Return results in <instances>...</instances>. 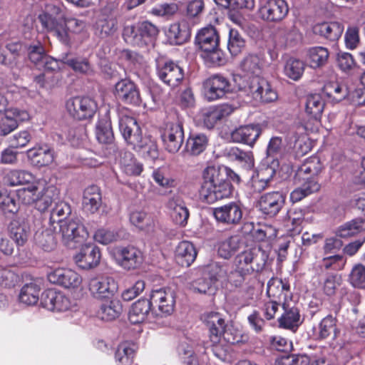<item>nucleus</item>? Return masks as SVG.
I'll return each mask as SVG.
<instances>
[{
	"label": "nucleus",
	"mask_w": 365,
	"mask_h": 365,
	"mask_svg": "<svg viewBox=\"0 0 365 365\" xmlns=\"http://www.w3.org/2000/svg\"><path fill=\"white\" fill-rule=\"evenodd\" d=\"M59 227L62 240L67 245L72 242H81L88 235L86 227L79 220L61 222Z\"/></svg>",
	"instance_id": "nucleus-14"
},
{
	"label": "nucleus",
	"mask_w": 365,
	"mask_h": 365,
	"mask_svg": "<svg viewBox=\"0 0 365 365\" xmlns=\"http://www.w3.org/2000/svg\"><path fill=\"white\" fill-rule=\"evenodd\" d=\"M116 262L124 269H135L143 264V255L134 246L120 247L116 251Z\"/></svg>",
	"instance_id": "nucleus-13"
},
{
	"label": "nucleus",
	"mask_w": 365,
	"mask_h": 365,
	"mask_svg": "<svg viewBox=\"0 0 365 365\" xmlns=\"http://www.w3.org/2000/svg\"><path fill=\"white\" fill-rule=\"evenodd\" d=\"M31 163L38 168L47 166L54 160L53 150L47 145H38L26 152Z\"/></svg>",
	"instance_id": "nucleus-26"
},
{
	"label": "nucleus",
	"mask_w": 365,
	"mask_h": 365,
	"mask_svg": "<svg viewBox=\"0 0 365 365\" xmlns=\"http://www.w3.org/2000/svg\"><path fill=\"white\" fill-rule=\"evenodd\" d=\"M96 139L100 143L111 145L114 135L111 128L110 120L108 118L100 119L96 128Z\"/></svg>",
	"instance_id": "nucleus-41"
},
{
	"label": "nucleus",
	"mask_w": 365,
	"mask_h": 365,
	"mask_svg": "<svg viewBox=\"0 0 365 365\" xmlns=\"http://www.w3.org/2000/svg\"><path fill=\"white\" fill-rule=\"evenodd\" d=\"M178 351L179 354L187 365H199L196 356L190 344H182L178 346Z\"/></svg>",
	"instance_id": "nucleus-64"
},
{
	"label": "nucleus",
	"mask_w": 365,
	"mask_h": 365,
	"mask_svg": "<svg viewBox=\"0 0 365 365\" xmlns=\"http://www.w3.org/2000/svg\"><path fill=\"white\" fill-rule=\"evenodd\" d=\"M220 37L216 29L207 26L201 29L195 37V43L202 51H210L219 46Z\"/></svg>",
	"instance_id": "nucleus-27"
},
{
	"label": "nucleus",
	"mask_w": 365,
	"mask_h": 365,
	"mask_svg": "<svg viewBox=\"0 0 365 365\" xmlns=\"http://www.w3.org/2000/svg\"><path fill=\"white\" fill-rule=\"evenodd\" d=\"M277 160L273 161L271 166L263 167L255 171L250 180V187L254 192H261L265 190L275 175Z\"/></svg>",
	"instance_id": "nucleus-23"
},
{
	"label": "nucleus",
	"mask_w": 365,
	"mask_h": 365,
	"mask_svg": "<svg viewBox=\"0 0 365 365\" xmlns=\"http://www.w3.org/2000/svg\"><path fill=\"white\" fill-rule=\"evenodd\" d=\"M197 252L194 245L186 240L180 242L175 248V257L182 267H188L195 260Z\"/></svg>",
	"instance_id": "nucleus-32"
},
{
	"label": "nucleus",
	"mask_w": 365,
	"mask_h": 365,
	"mask_svg": "<svg viewBox=\"0 0 365 365\" xmlns=\"http://www.w3.org/2000/svg\"><path fill=\"white\" fill-rule=\"evenodd\" d=\"M71 212V207L66 202H60L56 204L51 212L49 219L50 225L55 230L56 226L54 225H60L61 222H67L68 220H64V219H66Z\"/></svg>",
	"instance_id": "nucleus-49"
},
{
	"label": "nucleus",
	"mask_w": 365,
	"mask_h": 365,
	"mask_svg": "<svg viewBox=\"0 0 365 365\" xmlns=\"http://www.w3.org/2000/svg\"><path fill=\"white\" fill-rule=\"evenodd\" d=\"M123 172L128 175H139L143 171V165L133 157L131 153H125L120 160Z\"/></svg>",
	"instance_id": "nucleus-54"
},
{
	"label": "nucleus",
	"mask_w": 365,
	"mask_h": 365,
	"mask_svg": "<svg viewBox=\"0 0 365 365\" xmlns=\"http://www.w3.org/2000/svg\"><path fill=\"white\" fill-rule=\"evenodd\" d=\"M325 94L333 101L339 102L348 96L347 88L336 82H329L324 87Z\"/></svg>",
	"instance_id": "nucleus-55"
},
{
	"label": "nucleus",
	"mask_w": 365,
	"mask_h": 365,
	"mask_svg": "<svg viewBox=\"0 0 365 365\" xmlns=\"http://www.w3.org/2000/svg\"><path fill=\"white\" fill-rule=\"evenodd\" d=\"M240 239L239 236H231L218 244V255L224 259L230 258L232 255L239 249Z\"/></svg>",
	"instance_id": "nucleus-46"
},
{
	"label": "nucleus",
	"mask_w": 365,
	"mask_h": 365,
	"mask_svg": "<svg viewBox=\"0 0 365 365\" xmlns=\"http://www.w3.org/2000/svg\"><path fill=\"white\" fill-rule=\"evenodd\" d=\"M313 31L327 39L336 41L341 37L344 26L338 22H322L315 24Z\"/></svg>",
	"instance_id": "nucleus-37"
},
{
	"label": "nucleus",
	"mask_w": 365,
	"mask_h": 365,
	"mask_svg": "<svg viewBox=\"0 0 365 365\" xmlns=\"http://www.w3.org/2000/svg\"><path fill=\"white\" fill-rule=\"evenodd\" d=\"M122 312L123 306L120 300L112 299L101 306L98 315L103 320L110 321L118 318Z\"/></svg>",
	"instance_id": "nucleus-43"
},
{
	"label": "nucleus",
	"mask_w": 365,
	"mask_h": 365,
	"mask_svg": "<svg viewBox=\"0 0 365 365\" xmlns=\"http://www.w3.org/2000/svg\"><path fill=\"white\" fill-rule=\"evenodd\" d=\"M349 281L354 287L365 289V267L361 264L354 266L351 272Z\"/></svg>",
	"instance_id": "nucleus-60"
},
{
	"label": "nucleus",
	"mask_w": 365,
	"mask_h": 365,
	"mask_svg": "<svg viewBox=\"0 0 365 365\" xmlns=\"http://www.w3.org/2000/svg\"><path fill=\"white\" fill-rule=\"evenodd\" d=\"M365 230V220L356 218L338 227L336 235L340 237L354 236Z\"/></svg>",
	"instance_id": "nucleus-42"
},
{
	"label": "nucleus",
	"mask_w": 365,
	"mask_h": 365,
	"mask_svg": "<svg viewBox=\"0 0 365 365\" xmlns=\"http://www.w3.org/2000/svg\"><path fill=\"white\" fill-rule=\"evenodd\" d=\"M201 319L209 329L210 340L220 341L226 327L223 317L218 312H208L202 315Z\"/></svg>",
	"instance_id": "nucleus-21"
},
{
	"label": "nucleus",
	"mask_w": 365,
	"mask_h": 365,
	"mask_svg": "<svg viewBox=\"0 0 365 365\" xmlns=\"http://www.w3.org/2000/svg\"><path fill=\"white\" fill-rule=\"evenodd\" d=\"M329 57V50L323 46H314L307 51V61L309 67L317 69L325 66Z\"/></svg>",
	"instance_id": "nucleus-39"
},
{
	"label": "nucleus",
	"mask_w": 365,
	"mask_h": 365,
	"mask_svg": "<svg viewBox=\"0 0 365 365\" xmlns=\"http://www.w3.org/2000/svg\"><path fill=\"white\" fill-rule=\"evenodd\" d=\"M262 61L257 55H248L240 63L241 74L235 76V81L239 87L238 78H245L250 82L253 77L259 76L262 71Z\"/></svg>",
	"instance_id": "nucleus-25"
},
{
	"label": "nucleus",
	"mask_w": 365,
	"mask_h": 365,
	"mask_svg": "<svg viewBox=\"0 0 365 365\" xmlns=\"http://www.w3.org/2000/svg\"><path fill=\"white\" fill-rule=\"evenodd\" d=\"M76 264L83 269H90L97 267L101 260V252L98 247L86 245L73 257Z\"/></svg>",
	"instance_id": "nucleus-19"
},
{
	"label": "nucleus",
	"mask_w": 365,
	"mask_h": 365,
	"mask_svg": "<svg viewBox=\"0 0 365 365\" xmlns=\"http://www.w3.org/2000/svg\"><path fill=\"white\" fill-rule=\"evenodd\" d=\"M245 47V41L238 31L230 29L227 42V49L232 56H237Z\"/></svg>",
	"instance_id": "nucleus-52"
},
{
	"label": "nucleus",
	"mask_w": 365,
	"mask_h": 365,
	"mask_svg": "<svg viewBox=\"0 0 365 365\" xmlns=\"http://www.w3.org/2000/svg\"><path fill=\"white\" fill-rule=\"evenodd\" d=\"M4 181L10 186L27 185H33L38 180L35 176L26 170H10L4 177Z\"/></svg>",
	"instance_id": "nucleus-36"
},
{
	"label": "nucleus",
	"mask_w": 365,
	"mask_h": 365,
	"mask_svg": "<svg viewBox=\"0 0 365 365\" xmlns=\"http://www.w3.org/2000/svg\"><path fill=\"white\" fill-rule=\"evenodd\" d=\"M58 195L57 189L46 181L38 180L33 185L18 190L19 200L25 205L34 203L40 212H45Z\"/></svg>",
	"instance_id": "nucleus-5"
},
{
	"label": "nucleus",
	"mask_w": 365,
	"mask_h": 365,
	"mask_svg": "<svg viewBox=\"0 0 365 365\" xmlns=\"http://www.w3.org/2000/svg\"><path fill=\"white\" fill-rule=\"evenodd\" d=\"M168 37L176 44H181L190 37V31L186 23H174L170 25Z\"/></svg>",
	"instance_id": "nucleus-45"
},
{
	"label": "nucleus",
	"mask_w": 365,
	"mask_h": 365,
	"mask_svg": "<svg viewBox=\"0 0 365 365\" xmlns=\"http://www.w3.org/2000/svg\"><path fill=\"white\" fill-rule=\"evenodd\" d=\"M228 156L238 161L246 169H252L254 167L255 161L252 152H245L237 148H231L228 151Z\"/></svg>",
	"instance_id": "nucleus-51"
},
{
	"label": "nucleus",
	"mask_w": 365,
	"mask_h": 365,
	"mask_svg": "<svg viewBox=\"0 0 365 365\" xmlns=\"http://www.w3.org/2000/svg\"><path fill=\"white\" fill-rule=\"evenodd\" d=\"M41 305L46 309L56 312H66L74 310L75 302L60 291L53 289L45 290L41 295Z\"/></svg>",
	"instance_id": "nucleus-9"
},
{
	"label": "nucleus",
	"mask_w": 365,
	"mask_h": 365,
	"mask_svg": "<svg viewBox=\"0 0 365 365\" xmlns=\"http://www.w3.org/2000/svg\"><path fill=\"white\" fill-rule=\"evenodd\" d=\"M239 89L252 94L254 98H259L264 103L275 101L278 95L270 83L260 76L253 77L250 82L245 78H238Z\"/></svg>",
	"instance_id": "nucleus-7"
},
{
	"label": "nucleus",
	"mask_w": 365,
	"mask_h": 365,
	"mask_svg": "<svg viewBox=\"0 0 365 365\" xmlns=\"http://www.w3.org/2000/svg\"><path fill=\"white\" fill-rule=\"evenodd\" d=\"M151 303L146 299H140L133 303L128 312V319L132 324L145 322L151 310Z\"/></svg>",
	"instance_id": "nucleus-33"
},
{
	"label": "nucleus",
	"mask_w": 365,
	"mask_h": 365,
	"mask_svg": "<svg viewBox=\"0 0 365 365\" xmlns=\"http://www.w3.org/2000/svg\"><path fill=\"white\" fill-rule=\"evenodd\" d=\"M102 200L100 189L96 185L88 187L83 192V207L85 212L94 214L101 206Z\"/></svg>",
	"instance_id": "nucleus-34"
},
{
	"label": "nucleus",
	"mask_w": 365,
	"mask_h": 365,
	"mask_svg": "<svg viewBox=\"0 0 365 365\" xmlns=\"http://www.w3.org/2000/svg\"><path fill=\"white\" fill-rule=\"evenodd\" d=\"M304 71V63L298 59H289L284 68V74L294 81H298L302 76Z\"/></svg>",
	"instance_id": "nucleus-53"
},
{
	"label": "nucleus",
	"mask_w": 365,
	"mask_h": 365,
	"mask_svg": "<svg viewBox=\"0 0 365 365\" xmlns=\"http://www.w3.org/2000/svg\"><path fill=\"white\" fill-rule=\"evenodd\" d=\"M232 111V107L227 104L205 108L202 113L203 123L207 128H212L219 120L229 116Z\"/></svg>",
	"instance_id": "nucleus-29"
},
{
	"label": "nucleus",
	"mask_w": 365,
	"mask_h": 365,
	"mask_svg": "<svg viewBox=\"0 0 365 365\" xmlns=\"http://www.w3.org/2000/svg\"><path fill=\"white\" fill-rule=\"evenodd\" d=\"M41 20L43 26L53 33L61 42L66 45L70 43V33L80 34L86 28L85 21L75 18L66 19L61 23H56L48 16H43Z\"/></svg>",
	"instance_id": "nucleus-6"
},
{
	"label": "nucleus",
	"mask_w": 365,
	"mask_h": 365,
	"mask_svg": "<svg viewBox=\"0 0 365 365\" xmlns=\"http://www.w3.org/2000/svg\"><path fill=\"white\" fill-rule=\"evenodd\" d=\"M283 309L284 312L279 319L280 327L289 329L297 328L302 322L298 308L295 307L289 308L288 304L283 303Z\"/></svg>",
	"instance_id": "nucleus-38"
},
{
	"label": "nucleus",
	"mask_w": 365,
	"mask_h": 365,
	"mask_svg": "<svg viewBox=\"0 0 365 365\" xmlns=\"http://www.w3.org/2000/svg\"><path fill=\"white\" fill-rule=\"evenodd\" d=\"M203 88L205 97L208 101H215L222 98L230 91V84L224 76L215 75L205 81Z\"/></svg>",
	"instance_id": "nucleus-16"
},
{
	"label": "nucleus",
	"mask_w": 365,
	"mask_h": 365,
	"mask_svg": "<svg viewBox=\"0 0 365 365\" xmlns=\"http://www.w3.org/2000/svg\"><path fill=\"white\" fill-rule=\"evenodd\" d=\"M151 306L165 314H170L174 311L175 299V294L170 289H159L153 290L150 294Z\"/></svg>",
	"instance_id": "nucleus-20"
},
{
	"label": "nucleus",
	"mask_w": 365,
	"mask_h": 365,
	"mask_svg": "<svg viewBox=\"0 0 365 365\" xmlns=\"http://www.w3.org/2000/svg\"><path fill=\"white\" fill-rule=\"evenodd\" d=\"M269 254L260 247H254L239 253L235 258V271L230 277L235 286H240L246 276L262 271L267 262Z\"/></svg>",
	"instance_id": "nucleus-4"
},
{
	"label": "nucleus",
	"mask_w": 365,
	"mask_h": 365,
	"mask_svg": "<svg viewBox=\"0 0 365 365\" xmlns=\"http://www.w3.org/2000/svg\"><path fill=\"white\" fill-rule=\"evenodd\" d=\"M48 281L70 291L81 289L83 277L76 270L67 267H58L47 275Z\"/></svg>",
	"instance_id": "nucleus-8"
},
{
	"label": "nucleus",
	"mask_w": 365,
	"mask_h": 365,
	"mask_svg": "<svg viewBox=\"0 0 365 365\" xmlns=\"http://www.w3.org/2000/svg\"><path fill=\"white\" fill-rule=\"evenodd\" d=\"M0 208L6 212H16L18 210L16 200L6 190L0 192Z\"/></svg>",
	"instance_id": "nucleus-62"
},
{
	"label": "nucleus",
	"mask_w": 365,
	"mask_h": 365,
	"mask_svg": "<svg viewBox=\"0 0 365 365\" xmlns=\"http://www.w3.org/2000/svg\"><path fill=\"white\" fill-rule=\"evenodd\" d=\"M162 140L165 149L168 152L170 153H177L184 140L182 125L179 123L168 124L162 135Z\"/></svg>",
	"instance_id": "nucleus-17"
},
{
	"label": "nucleus",
	"mask_w": 365,
	"mask_h": 365,
	"mask_svg": "<svg viewBox=\"0 0 365 365\" xmlns=\"http://www.w3.org/2000/svg\"><path fill=\"white\" fill-rule=\"evenodd\" d=\"M114 93L116 98L125 103L138 104L140 101L135 84L128 79L121 80L115 84Z\"/></svg>",
	"instance_id": "nucleus-24"
},
{
	"label": "nucleus",
	"mask_w": 365,
	"mask_h": 365,
	"mask_svg": "<svg viewBox=\"0 0 365 365\" xmlns=\"http://www.w3.org/2000/svg\"><path fill=\"white\" fill-rule=\"evenodd\" d=\"M322 169L319 158L312 156L308 158L297 170L294 181L298 185L290 194V200L297 202L320 189V185L316 179Z\"/></svg>",
	"instance_id": "nucleus-2"
},
{
	"label": "nucleus",
	"mask_w": 365,
	"mask_h": 365,
	"mask_svg": "<svg viewBox=\"0 0 365 365\" xmlns=\"http://www.w3.org/2000/svg\"><path fill=\"white\" fill-rule=\"evenodd\" d=\"M207 144V138L204 134H196L190 136L186 144L187 153L197 155L203 152Z\"/></svg>",
	"instance_id": "nucleus-50"
},
{
	"label": "nucleus",
	"mask_w": 365,
	"mask_h": 365,
	"mask_svg": "<svg viewBox=\"0 0 365 365\" xmlns=\"http://www.w3.org/2000/svg\"><path fill=\"white\" fill-rule=\"evenodd\" d=\"M309 359L305 355L281 354L275 360V365H309Z\"/></svg>",
	"instance_id": "nucleus-57"
},
{
	"label": "nucleus",
	"mask_w": 365,
	"mask_h": 365,
	"mask_svg": "<svg viewBox=\"0 0 365 365\" xmlns=\"http://www.w3.org/2000/svg\"><path fill=\"white\" fill-rule=\"evenodd\" d=\"M160 79L172 88L178 86L184 79L182 68L173 61L165 62L158 66Z\"/></svg>",
	"instance_id": "nucleus-18"
},
{
	"label": "nucleus",
	"mask_w": 365,
	"mask_h": 365,
	"mask_svg": "<svg viewBox=\"0 0 365 365\" xmlns=\"http://www.w3.org/2000/svg\"><path fill=\"white\" fill-rule=\"evenodd\" d=\"M214 216L217 221L227 224H235L240 222L242 212L240 207L235 203H229L214 210Z\"/></svg>",
	"instance_id": "nucleus-31"
},
{
	"label": "nucleus",
	"mask_w": 365,
	"mask_h": 365,
	"mask_svg": "<svg viewBox=\"0 0 365 365\" xmlns=\"http://www.w3.org/2000/svg\"><path fill=\"white\" fill-rule=\"evenodd\" d=\"M167 207L173 222L180 226L184 227L187 225L189 217V211L185 206V202L178 196H174L169 199L167 202Z\"/></svg>",
	"instance_id": "nucleus-28"
},
{
	"label": "nucleus",
	"mask_w": 365,
	"mask_h": 365,
	"mask_svg": "<svg viewBox=\"0 0 365 365\" xmlns=\"http://www.w3.org/2000/svg\"><path fill=\"white\" fill-rule=\"evenodd\" d=\"M133 355V349L126 346V344H119L115 353V359L119 365H130Z\"/></svg>",
	"instance_id": "nucleus-59"
},
{
	"label": "nucleus",
	"mask_w": 365,
	"mask_h": 365,
	"mask_svg": "<svg viewBox=\"0 0 365 365\" xmlns=\"http://www.w3.org/2000/svg\"><path fill=\"white\" fill-rule=\"evenodd\" d=\"M68 114L76 120H84L93 117L97 110V104L88 97H76L66 102Z\"/></svg>",
	"instance_id": "nucleus-10"
},
{
	"label": "nucleus",
	"mask_w": 365,
	"mask_h": 365,
	"mask_svg": "<svg viewBox=\"0 0 365 365\" xmlns=\"http://www.w3.org/2000/svg\"><path fill=\"white\" fill-rule=\"evenodd\" d=\"M289 289V285L282 279L272 278L267 283V293L270 297L278 299L285 297Z\"/></svg>",
	"instance_id": "nucleus-48"
},
{
	"label": "nucleus",
	"mask_w": 365,
	"mask_h": 365,
	"mask_svg": "<svg viewBox=\"0 0 365 365\" xmlns=\"http://www.w3.org/2000/svg\"><path fill=\"white\" fill-rule=\"evenodd\" d=\"M261 134V128L258 125L240 126L233 130L231 138L234 142L242 143L252 146Z\"/></svg>",
	"instance_id": "nucleus-30"
},
{
	"label": "nucleus",
	"mask_w": 365,
	"mask_h": 365,
	"mask_svg": "<svg viewBox=\"0 0 365 365\" xmlns=\"http://www.w3.org/2000/svg\"><path fill=\"white\" fill-rule=\"evenodd\" d=\"M232 190L231 184L223 178L220 169L208 166L202 172V182L199 191L200 200L212 204L228 198Z\"/></svg>",
	"instance_id": "nucleus-3"
},
{
	"label": "nucleus",
	"mask_w": 365,
	"mask_h": 365,
	"mask_svg": "<svg viewBox=\"0 0 365 365\" xmlns=\"http://www.w3.org/2000/svg\"><path fill=\"white\" fill-rule=\"evenodd\" d=\"M9 230L11 237L18 245H24L31 235L30 225L24 219L13 220Z\"/></svg>",
	"instance_id": "nucleus-35"
},
{
	"label": "nucleus",
	"mask_w": 365,
	"mask_h": 365,
	"mask_svg": "<svg viewBox=\"0 0 365 365\" xmlns=\"http://www.w3.org/2000/svg\"><path fill=\"white\" fill-rule=\"evenodd\" d=\"M137 32L144 42L147 43V40L151 41L158 36L159 30L151 22L145 21L138 24Z\"/></svg>",
	"instance_id": "nucleus-58"
},
{
	"label": "nucleus",
	"mask_w": 365,
	"mask_h": 365,
	"mask_svg": "<svg viewBox=\"0 0 365 365\" xmlns=\"http://www.w3.org/2000/svg\"><path fill=\"white\" fill-rule=\"evenodd\" d=\"M40 288L34 283L25 284L21 289L19 299L26 305H34L39 299Z\"/></svg>",
	"instance_id": "nucleus-47"
},
{
	"label": "nucleus",
	"mask_w": 365,
	"mask_h": 365,
	"mask_svg": "<svg viewBox=\"0 0 365 365\" xmlns=\"http://www.w3.org/2000/svg\"><path fill=\"white\" fill-rule=\"evenodd\" d=\"M289 12L284 0H267L258 9L259 17L267 22L277 23L283 20Z\"/></svg>",
	"instance_id": "nucleus-11"
},
{
	"label": "nucleus",
	"mask_w": 365,
	"mask_h": 365,
	"mask_svg": "<svg viewBox=\"0 0 365 365\" xmlns=\"http://www.w3.org/2000/svg\"><path fill=\"white\" fill-rule=\"evenodd\" d=\"M329 336H336L335 319L331 316L324 318L319 324L320 339H327Z\"/></svg>",
	"instance_id": "nucleus-61"
},
{
	"label": "nucleus",
	"mask_w": 365,
	"mask_h": 365,
	"mask_svg": "<svg viewBox=\"0 0 365 365\" xmlns=\"http://www.w3.org/2000/svg\"><path fill=\"white\" fill-rule=\"evenodd\" d=\"M239 344H212L211 351L214 355L222 361L232 362L235 359L239 351L237 346Z\"/></svg>",
	"instance_id": "nucleus-40"
},
{
	"label": "nucleus",
	"mask_w": 365,
	"mask_h": 365,
	"mask_svg": "<svg viewBox=\"0 0 365 365\" xmlns=\"http://www.w3.org/2000/svg\"><path fill=\"white\" fill-rule=\"evenodd\" d=\"M285 196L280 192H270L261 196L259 200L260 210L270 217L275 216L282 208Z\"/></svg>",
	"instance_id": "nucleus-22"
},
{
	"label": "nucleus",
	"mask_w": 365,
	"mask_h": 365,
	"mask_svg": "<svg viewBox=\"0 0 365 365\" xmlns=\"http://www.w3.org/2000/svg\"><path fill=\"white\" fill-rule=\"evenodd\" d=\"M88 287L96 298H110L118 291V283L111 277L102 276L91 279Z\"/></svg>",
	"instance_id": "nucleus-15"
},
{
	"label": "nucleus",
	"mask_w": 365,
	"mask_h": 365,
	"mask_svg": "<svg viewBox=\"0 0 365 365\" xmlns=\"http://www.w3.org/2000/svg\"><path fill=\"white\" fill-rule=\"evenodd\" d=\"M119 129L128 144L145 158L155 160L159 157L156 140L150 136H142L141 129L136 120L123 115L119 120Z\"/></svg>",
	"instance_id": "nucleus-1"
},
{
	"label": "nucleus",
	"mask_w": 365,
	"mask_h": 365,
	"mask_svg": "<svg viewBox=\"0 0 365 365\" xmlns=\"http://www.w3.org/2000/svg\"><path fill=\"white\" fill-rule=\"evenodd\" d=\"M202 56L210 66H220L224 63L223 52L219 46L210 51H202Z\"/></svg>",
	"instance_id": "nucleus-63"
},
{
	"label": "nucleus",
	"mask_w": 365,
	"mask_h": 365,
	"mask_svg": "<svg viewBox=\"0 0 365 365\" xmlns=\"http://www.w3.org/2000/svg\"><path fill=\"white\" fill-rule=\"evenodd\" d=\"M120 237L119 233L114 229L101 227L98 229L94 235V240L102 245H108L117 241Z\"/></svg>",
	"instance_id": "nucleus-56"
},
{
	"label": "nucleus",
	"mask_w": 365,
	"mask_h": 365,
	"mask_svg": "<svg viewBox=\"0 0 365 365\" xmlns=\"http://www.w3.org/2000/svg\"><path fill=\"white\" fill-rule=\"evenodd\" d=\"M130 222L135 227L142 230H149L154 227L153 218L143 210H133L130 213Z\"/></svg>",
	"instance_id": "nucleus-44"
},
{
	"label": "nucleus",
	"mask_w": 365,
	"mask_h": 365,
	"mask_svg": "<svg viewBox=\"0 0 365 365\" xmlns=\"http://www.w3.org/2000/svg\"><path fill=\"white\" fill-rule=\"evenodd\" d=\"M325 106V101L320 94L314 93L306 97L305 112L312 119V125L307 122L304 129L311 133L317 132L320 119Z\"/></svg>",
	"instance_id": "nucleus-12"
}]
</instances>
